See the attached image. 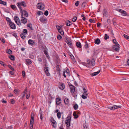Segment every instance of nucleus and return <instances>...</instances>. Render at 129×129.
I'll return each mask as SVG.
<instances>
[{"mask_svg":"<svg viewBox=\"0 0 129 129\" xmlns=\"http://www.w3.org/2000/svg\"><path fill=\"white\" fill-rule=\"evenodd\" d=\"M127 14V13L126 11L123 10L122 13V15L124 16H126Z\"/></svg>","mask_w":129,"mask_h":129,"instance_id":"obj_38","label":"nucleus"},{"mask_svg":"<svg viewBox=\"0 0 129 129\" xmlns=\"http://www.w3.org/2000/svg\"><path fill=\"white\" fill-rule=\"evenodd\" d=\"M117 11H119V12L120 13H121V14H122V11H123V10H121V9H117Z\"/></svg>","mask_w":129,"mask_h":129,"instance_id":"obj_56","label":"nucleus"},{"mask_svg":"<svg viewBox=\"0 0 129 129\" xmlns=\"http://www.w3.org/2000/svg\"><path fill=\"white\" fill-rule=\"evenodd\" d=\"M124 37L127 40H129V36L126 35L125 34H124L123 35Z\"/></svg>","mask_w":129,"mask_h":129,"instance_id":"obj_51","label":"nucleus"},{"mask_svg":"<svg viewBox=\"0 0 129 129\" xmlns=\"http://www.w3.org/2000/svg\"><path fill=\"white\" fill-rule=\"evenodd\" d=\"M89 21L90 22V23H95V21L93 20H92L91 19H90L89 20Z\"/></svg>","mask_w":129,"mask_h":129,"instance_id":"obj_61","label":"nucleus"},{"mask_svg":"<svg viewBox=\"0 0 129 129\" xmlns=\"http://www.w3.org/2000/svg\"><path fill=\"white\" fill-rule=\"evenodd\" d=\"M91 64L92 66H94L95 64V60L94 58H93L91 61Z\"/></svg>","mask_w":129,"mask_h":129,"instance_id":"obj_37","label":"nucleus"},{"mask_svg":"<svg viewBox=\"0 0 129 129\" xmlns=\"http://www.w3.org/2000/svg\"><path fill=\"white\" fill-rule=\"evenodd\" d=\"M8 67L13 71H14V69L10 65H8Z\"/></svg>","mask_w":129,"mask_h":129,"instance_id":"obj_44","label":"nucleus"},{"mask_svg":"<svg viewBox=\"0 0 129 129\" xmlns=\"http://www.w3.org/2000/svg\"><path fill=\"white\" fill-rule=\"evenodd\" d=\"M78 105L77 104H75L73 106V108L75 110L77 109L78 108Z\"/></svg>","mask_w":129,"mask_h":129,"instance_id":"obj_35","label":"nucleus"},{"mask_svg":"<svg viewBox=\"0 0 129 129\" xmlns=\"http://www.w3.org/2000/svg\"><path fill=\"white\" fill-rule=\"evenodd\" d=\"M9 25L12 29H15L16 26L15 24L13 22H10L9 23Z\"/></svg>","mask_w":129,"mask_h":129,"instance_id":"obj_13","label":"nucleus"},{"mask_svg":"<svg viewBox=\"0 0 129 129\" xmlns=\"http://www.w3.org/2000/svg\"><path fill=\"white\" fill-rule=\"evenodd\" d=\"M62 38V37L60 35H58L57 36V39L58 40H60Z\"/></svg>","mask_w":129,"mask_h":129,"instance_id":"obj_60","label":"nucleus"},{"mask_svg":"<svg viewBox=\"0 0 129 129\" xmlns=\"http://www.w3.org/2000/svg\"><path fill=\"white\" fill-rule=\"evenodd\" d=\"M37 7L38 9L40 10L42 9L43 8V7H42V6L41 3H39L37 5Z\"/></svg>","mask_w":129,"mask_h":129,"instance_id":"obj_18","label":"nucleus"},{"mask_svg":"<svg viewBox=\"0 0 129 129\" xmlns=\"http://www.w3.org/2000/svg\"><path fill=\"white\" fill-rule=\"evenodd\" d=\"M85 45H84V46H85V48L86 49H87L88 47V43H87V42L86 41L85 42Z\"/></svg>","mask_w":129,"mask_h":129,"instance_id":"obj_43","label":"nucleus"},{"mask_svg":"<svg viewBox=\"0 0 129 129\" xmlns=\"http://www.w3.org/2000/svg\"><path fill=\"white\" fill-rule=\"evenodd\" d=\"M62 26L61 25L59 26L57 25L56 26V28L58 32L61 35H63L64 34V32L62 29Z\"/></svg>","mask_w":129,"mask_h":129,"instance_id":"obj_2","label":"nucleus"},{"mask_svg":"<svg viewBox=\"0 0 129 129\" xmlns=\"http://www.w3.org/2000/svg\"><path fill=\"white\" fill-rule=\"evenodd\" d=\"M14 19L17 25H21L20 21L18 17L17 16H15Z\"/></svg>","mask_w":129,"mask_h":129,"instance_id":"obj_5","label":"nucleus"},{"mask_svg":"<svg viewBox=\"0 0 129 129\" xmlns=\"http://www.w3.org/2000/svg\"><path fill=\"white\" fill-rule=\"evenodd\" d=\"M113 43L116 45H119V44L118 43L116 39H113Z\"/></svg>","mask_w":129,"mask_h":129,"instance_id":"obj_40","label":"nucleus"},{"mask_svg":"<svg viewBox=\"0 0 129 129\" xmlns=\"http://www.w3.org/2000/svg\"><path fill=\"white\" fill-rule=\"evenodd\" d=\"M27 26L28 27H29L30 28H31L32 27L31 24L29 23L27 25Z\"/></svg>","mask_w":129,"mask_h":129,"instance_id":"obj_64","label":"nucleus"},{"mask_svg":"<svg viewBox=\"0 0 129 129\" xmlns=\"http://www.w3.org/2000/svg\"><path fill=\"white\" fill-rule=\"evenodd\" d=\"M31 119H30V121L31 122H34V115L31 114Z\"/></svg>","mask_w":129,"mask_h":129,"instance_id":"obj_27","label":"nucleus"},{"mask_svg":"<svg viewBox=\"0 0 129 129\" xmlns=\"http://www.w3.org/2000/svg\"><path fill=\"white\" fill-rule=\"evenodd\" d=\"M7 53L9 54H10L12 53V51L10 49H8V51H7Z\"/></svg>","mask_w":129,"mask_h":129,"instance_id":"obj_49","label":"nucleus"},{"mask_svg":"<svg viewBox=\"0 0 129 129\" xmlns=\"http://www.w3.org/2000/svg\"><path fill=\"white\" fill-rule=\"evenodd\" d=\"M29 57L30 58H31L32 59H33L34 57V55L32 53L29 54Z\"/></svg>","mask_w":129,"mask_h":129,"instance_id":"obj_33","label":"nucleus"},{"mask_svg":"<svg viewBox=\"0 0 129 129\" xmlns=\"http://www.w3.org/2000/svg\"><path fill=\"white\" fill-rule=\"evenodd\" d=\"M26 91V98L27 99H28L29 98L30 96V93L29 91H27V89L26 88H25V92Z\"/></svg>","mask_w":129,"mask_h":129,"instance_id":"obj_11","label":"nucleus"},{"mask_svg":"<svg viewBox=\"0 0 129 129\" xmlns=\"http://www.w3.org/2000/svg\"><path fill=\"white\" fill-rule=\"evenodd\" d=\"M66 72L67 73V74H68V75H69L70 74V71H69V70L68 69V68H67L66 69Z\"/></svg>","mask_w":129,"mask_h":129,"instance_id":"obj_62","label":"nucleus"},{"mask_svg":"<svg viewBox=\"0 0 129 129\" xmlns=\"http://www.w3.org/2000/svg\"><path fill=\"white\" fill-rule=\"evenodd\" d=\"M0 4H3L4 5H6L7 3L6 2L3 1L2 0H0Z\"/></svg>","mask_w":129,"mask_h":129,"instance_id":"obj_36","label":"nucleus"},{"mask_svg":"<svg viewBox=\"0 0 129 129\" xmlns=\"http://www.w3.org/2000/svg\"><path fill=\"white\" fill-rule=\"evenodd\" d=\"M94 42L95 44H99L101 42V41L99 38H97L95 39Z\"/></svg>","mask_w":129,"mask_h":129,"instance_id":"obj_21","label":"nucleus"},{"mask_svg":"<svg viewBox=\"0 0 129 129\" xmlns=\"http://www.w3.org/2000/svg\"><path fill=\"white\" fill-rule=\"evenodd\" d=\"M100 70H99L98 71L96 72L91 73L90 74V75H91L92 76H94L97 75L100 72Z\"/></svg>","mask_w":129,"mask_h":129,"instance_id":"obj_17","label":"nucleus"},{"mask_svg":"<svg viewBox=\"0 0 129 129\" xmlns=\"http://www.w3.org/2000/svg\"><path fill=\"white\" fill-rule=\"evenodd\" d=\"M103 14L104 16L106 17H107L108 16V12L106 9H105L103 10Z\"/></svg>","mask_w":129,"mask_h":129,"instance_id":"obj_14","label":"nucleus"},{"mask_svg":"<svg viewBox=\"0 0 129 129\" xmlns=\"http://www.w3.org/2000/svg\"><path fill=\"white\" fill-rule=\"evenodd\" d=\"M109 36H108L107 34H106L105 35L104 39L105 40H107L109 38Z\"/></svg>","mask_w":129,"mask_h":129,"instance_id":"obj_41","label":"nucleus"},{"mask_svg":"<svg viewBox=\"0 0 129 129\" xmlns=\"http://www.w3.org/2000/svg\"><path fill=\"white\" fill-rule=\"evenodd\" d=\"M61 99L60 98H57L56 99V104L59 105L61 103Z\"/></svg>","mask_w":129,"mask_h":129,"instance_id":"obj_15","label":"nucleus"},{"mask_svg":"<svg viewBox=\"0 0 129 129\" xmlns=\"http://www.w3.org/2000/svg\"><path fill=\"white\" fill-rule=\"evenodd\" d=\"M40 20L42 23H46V22L47 21V19L45 17L41 16L40 18Z\"/></svg>","mask_w":129,"mask_h":129,"instance_id":"obj_8","label":"nucleus"},{"mask_svg":"<svg viewBox=\"0 0 129 129\" xmlns=\"http://www.w3.org/2000/svg\"><path fill=\"white\" fill-rule=\"evenodd\" d=\"M73 115L74 116V118L75 119L77 118L78 117V115L75 112H74Z\"/></svg>","mask_w":129,"mask_h":129,"instance_id":"obj_31","label":"nucleus"},{"mask_svg":"<svg viewBox=\"0 0 129 129\" xmlns=\"http://www.w3.org/2000/svg\"><path fill=\"white\" fill-rule=\"evenodd\" d=\"M6 19L7 20V21L9 22V23H10V22H12L11 21V20L10 18H9V17H6Z\"/></svg>","mask_w":129,"mask_h":129,"instance_id":"obj_53","label":"nucleus"},{"mask_svg":"<svg viewBox=\"0 0 129 129\" xmlns=\"http://www.w3.org/2000/svg\"><path fill=\"white\" fill-rule=\"evenodd\" d=\"M83 93L85 95H87V91L86 90L85 88H83Z\"/></svg>","mask_w":129,"mask_h":129,"instance_id":"obj_29","label":"nucleus"},{"mask_svg":"<svg viewBox=\"0 0 129 129\" xmlns=\"http://www.w3.org/2000/svg\"><path fill=\"white\" fill-rule=\"evenodd\" d=\"M40 116V118L41 120L43 119V113L42 111H40L39 113Z\"/></svg>","mask_w":129,"mask_h":129,"instance_id":"obj_34","label":"nucleus"},{"mask_svg":"<svg viewBox=\"0 0 129 129\" xmlns=\"http://www.w3.org/2000/svg\"><path fill=\"white\" fill-rule=\"evenodd\" d=\"M69 86L71 89V92L72 93H73L74 92L75 87L73 86L71 84H70L69 85Z\"/></svg>","mask_w":129,"mask_h":129,"instance_id":"obj_7","label":"nucleus"},{"mask_svg":"<svg viewBox=\"0 0 129 129\" xmlns=\"http://www.w3.org/2000/svg\"><path fill=\"white\" fill-rule=\"evenodd\" d=\"M86 4V2H84L81 5L82 7L83 8H84L85 7V5Z\"/></svg>","mask_w":129,"mask_h":129,"instance_id":"obj_45","label":"nucleus"},{"mask_svg":"<svg viewBox=\"0 0 129 129\" xmlns=\"http://www.w3.org/2000/svg\"><path fill=\"white\" fill-rule=\"evenodd\" d=\"M61 66L58 65H57L56 67V70L58 71H61L60 68Z\"/></svg>","mask_w":129,"mask_h":129,"instance_id":"obj_26","label":"nucleus"},{"mask_svg":"<svg viewBox=\"0 0 129 129\" xmlns=\"http://www.w3.org/2000/svg\"><path fill=\"white\" fill-rule=\"evenodd\" d=\"M64 103L66 105H68L69 102V99L67 98H65L64 100Z\"/></svg>","mask_w":129,"mask_h":129,"instance_id":"obj_30","label":"nucleus"},{"mask_svg":"<svg viewBox=\"0 0 129 129\" xmlns=\"http://www.w3.org/2000/svg\"><path fill=\"white\" fill-rule=\"evenodd\" d=\"M79 1H77L76 3H75V5L77 7L78 6V5H79Z\"/></svg>","mask_w":129,"mask_h":129,"instance_id":"obj_57","label":"nucleus"},{"mask_svg":"<svg viewBox=\"0 0 129 129\" xmlns=\"http://www.w3.org/2000/svg\"><path fill=\"white\" fill-rule=\"evenodd\" d=\"M44 70L45 71V73L46 75L48 76H49L50 75V73L49 72L48 67H45L44 68Z\"/></svg>","mask_w":129,"mask_h":129,"instance_id":"obj_9","label":"nucleus"},{"mask_svg":"<svg viewBox=\"0 0 129 129\" xmlns=\"http://www.w3.org/2000/svg\"><path fill=\"white\" fill-rule=\"evenodd\" d=\"M11 7L12 9L14 10L15 8H16V7L15 5H12L11 6Z\"/></svg>","mask_w":129,"mask_h":129,"instance_id":"obj_54","label":"nucleus"},{"mask_svg":"<svg viewBox=\"0 0 129 129\" xmlns=\"http://www.w3.org/2000/svg\"><path fill=\"white\" fill-rule=\"evenodd\" d=\"M57 116L58 118L59 119L61 118V113L60 112H59L57 113Z\"/></svg>","mask_w":129,"mask_h":129,"instance_id":"obj_28","label":"nucleus"},{"mask_svg":"<svg viewBox=\"0 0 129 129\" xmlns=\"http://www.w3.org/2000/svg\"><path fill=\"white\" fill-rule=\"evenodd\" d=\"M59 88L61 90H63L65 88L64 84L63 83L59 82L58 85Z\"/></svg>","mask_w":129,"mask_h":129,"instance_id":"obj_6","label":"nucleus"},{"mask_svg":"<svg viewBox=\"0 0 129 129\" xmlns=\"http://www.w3.org/2000/svg\"><path fill=\"white\" fill-rule=\"evenodd\" d=\"M66 24L67 26H69L72 24V23L71 22L69 21L68 20L66 21Z\"/></svg>","mask_w":129,"mask_h":129,"instance_id":"obj_25","label":"nucleus"},{"mask_svg":"<svg viewBox=\"0 0 129 129\" xmlns=\"http://www.w3.org/2000/svg\"><path fill=\"white\" fill-rule=\"evenodd\" d=\"M34 122H31L30 121V129H32Z\"/></svg>","mask_w":129,"mask_h":129,"instance_id":"obj_42","label":"nucleus"},{"mask_svg":"<svg viewBox=\"0 0 129 129\" xmlns=\"http://www.w3.org/2000/svg\"><path fill=\"white\" fill-rule=\"evenodd\" d=\"M96 55L97 54L96 53V52H95V51H94L93 52V54L92 55V57L93 58H95L96 57Z\"/></svg>","mask_w":129,"mask_h":129,"instance_id":"obj_46","label":"nucleus"},{"mask_svg":"<svg viewBox=\"0 0 129 129\" xmlns=\"http://www.w3.org/2000/svg\"><path fill=\"white\" fill-rule=\"evenodd\" d=\"M28 43L30 45H31L33 46V45H34L35 44V43L34 41L31 39L29 40L28 41Z\"/></svg>","mask_w":129,"mask_h":129,"instance_id":"obj_16","label":"nucleus"},{"mask_svg":"<svg viewBox=\"0 0 129 129\" xmlns=\"http://www.w3.org/2000/svg\"><path fill=\"white\" fill-rule=\"evenodd\" d=\"M71 120V118L70 116L68 117L65 121V123L67 127V129H70V122Z\"/></svg>","mask_w":129,"mask_h":129,"instance_id":"obj_1","label":"nucleus"},{"mask_svg":"<svg viewBox=\"0 0 129 129\" xmlns=\"http://www.w3.org/2000/svg\"><path fill=\"white\" fill-rule=\"evenodd\" d=\"M19 3V5L20 6H23V7H24V2H21L20 3Z\"/></svg>","mask_w":129,"mask_h":129,"instance_id":"obj_48","label":"nucleus"},{"mask_svg":"<svg viewBox=\"0 0 129 129\" xmlns=\"http://www.w3.org/2000/svg\"><path fill=\"white\" fill-rule=\"evenodd\" d=\"M28 16V14L26 11L25 10V16L27 17Z\"/></svg>","mask_w":129,"mask_h":129,"instance_id":"obj_59","label":"nucleus"},{"mask_svg":"<svg viewBox=\"0 0 129 129\" xmlns=\"http://www.w3.org/2000/svg\"><path fill=\"white\" fill-rule=\"evenodd\" d=\"M9 58L12 60H15L14 56L12 55H10L9 57Z\"/></svg>","mask_w":129,"mask_h":129,"instance_id":"obj_39","label":"nucleus"},{"mask_svg":"<svg viewBox=\"0 0 129 129\" xmlns=\"http://www.w3.org/2000/svg\"><path fill=\"white\" fill-rule=\"evenodd\" d=\"M17 5L20 9V12L21 14V17L22 18H24L23 16V12H24V10L23 11L22 10L21 6H20L19 3H17Z\"/></svg>","mask_w":129,"mask_h":129,"instance_id":"obj_4","label":"nucleus"},{"mask_svg":"<svg viewBox=\"0 0 129 129\" xmlns=\"http://www.w3.org/2000/svg\"><path fill=\"white\" fill-rule=\"evenodd\" d=\"M56 121L53 118V117H51L50 119V122H55Z\"/></svg>","mask_w":129,"mask_h":129,"instance_id":"obj_58","label":"nucleus"},{"mask_svg":"<svg viewBox=\"0 0 129 129\" xmlns=\"http://www.w3.org/2000/svg\"><path fill=\"white\" fill-rule=\"evenodd\" d=\"M44 14L46 16H47L48 14V12L47 10H46L45 11V12L44 13Z\"/></svg>","mask_w":129,"mask_h":129,"instance_id":"obj_55","label":"nucleus"},{"mask_svg":"<svg viewBox=\"0 0 129 129\" xmlns=\"http://www.w3.org/2000/svg\"><path fill=\"white\" fill-rule=\"evenodd\" d=\"M24 34V29L23 30V33L21 34L20 35L21 37L23 39H24V35L23 34Z\"/></svg>","mask_w":129,"mask_h":129,"instance_id":"obj_32","label":"nucleus"},{"mask_svg":"<svg viewBox=\"0 0 129 129\" xmlns=\"http://www.w3.org/2000/svg\"><path fill=\"white\" fill-rule=\"evenodd\" d=\"M52 126L53 127L56 128L57 127V123L56 121L52 122H51Z\"/></svg>","mask_w":129,"mask_h":129,"instance_id":"obj_23","label":"nucleus"},{"mask_svg":"<svg viewBox=\"0 0 129 129\" xmlns=\"http://www.w3.org/2000/svg\"><path fill=\"white\" fill-rule=\"evenodd\" d=\"M90 63V60L89 59H88L87 60V63L88 64H89Z\"/></svg>","mask_w":129,"mask_h":129,"instance_id":"obj_63","label":"nucleus"},{"mask_svg":"<svg viewBox=\"0 0 129 129\" xmlns=\"http://www.w3.org/2000/svg\"><path fill=\"white\" fill-rule=\"evenodd\" d=\"M37 14L39 15H43V13L41 11H38L37 12Z\"/></svg>","mask_w":129,"mask_h":129,"instance_id":"obj_50","label":"nucleus"},{"mask_svg":"<svg viewBox=\"0 0 129 129\" xmlns=\"http://www.w3.org/2000/svg\"><path fill=\"white\" fill-rule=\"evenodd\" d=\"M77 19V18L76 16H74L72 19L73 21L75 22Z\"/></svg>","mask_w":129,"mask_h":129,"instance_id":"obj_47","label":"nucleus"},{"mask_svg":"<svg viewBox=\"0 0 129 129\" xmlns=\"http://www.w3.org/2000/svg\"><path fill=\"white\" fill-rule=\"evenodd\" d=\"M121 106L120 105L117 106L114 105L112 106H109L108 108L110 110H114L116 109L121 108Z\"/></svg>","mask_w":129,"mask_h":129,"instance_id":"obj_3","label":"nucleus"},{"mask_svg":"<svg viewBox=\"0 0 129 129\" xmlns=\"http://www.w3.org/2000/svg\"><path fill=\"white\" fill-rule=\"evenodd\" d=\"M76 45L78 48H81L82 47V45L80 42H78L76 43Z\"/></svg>","mask_w":129,"mask_h":129,"instance_id":"obj_22","label":"nucleus"},{"mask_svg":"<svg viewBox=\"0 0 129 129\" xmlns=\"http://www.w3.org/2000/svg\"><path fill=\"white\" fill-rule=\"evenodd\" d=\"M48 49L46 47L45 49H44V52L45 54L46 55V57L48 58V59H49L50 58V57L48 55V53L47 52Z\"/></svg>","mask_w":129,"mask_h":129,"instance_id":"obj_12","label":"nucleus"},{"mask_svg":"<svg viewBox=\"0 0 129 129\" xmlns=\"http://www.w3.org/2000/svg\"><path fill=\"white\" fill-rule=\"evenodd\" d=\"M72 95L73 97L75 98H76L77 97V94L76 93H72Z\"/></svg>","mask_w":129,"mask_h":129,"instance_id":"obj_52","label":"nucleus"},{"mask_svg":"<svg viewBox=\"0 0 129 129\" xmlns=\"http://www.w3.org/2000/svg\"><path fill=\"white\" fill-rule=\"evenodd\" d=\"M67 44L69 46V47L72 48L73 47V46L72 45V41H69V42L67 43Z\"/></svg>","mask_w":129,"mask_h":129,"instance_id":"obj_24","label":"nucleus"},{"mask_svg":"<svg viewBox=\"0 0 129 129\" xmlns=\"http://www.w3.org/2000/svg\"><path fill=\"white\" fill-rule=\"evenodd\" d=\"M119 45H117L113 46L112 48L113 50H115L116 51H118L120 48Z\"/></svg>","mask_w":129,"mask_h":129,"instance_id":"obj_10","label":"nucleus"},{"mask_svg":"<svg viewBox=\"0 0 129 129\" xmlns=\"http://www.w3.org/2000/svg\"><path fill=\"white\" fill-rule=\"evenodd\" d=\"M25 63L27 65H29L32 63V61L30 60V59H25Z\"/></svg>","mask_w":129,"mask_h":129,"instance_id":"obj_20","label":"nucleus"},{"mask_svg":"<svg viewBox=\"0 0 129 129\" xmlns=\"http://www.w3.org/2000/svg\"><path fill=\"white\" fill-rule=\"evenodd\" d=\"M70 56L71 58L73 61V63H75L76 62V60L73 55L71 53H70Z\"/></svg>","mask_w":129,"mask_h":129,"instance_id":"obj_19","label":"nucleus"}]
</instances>
